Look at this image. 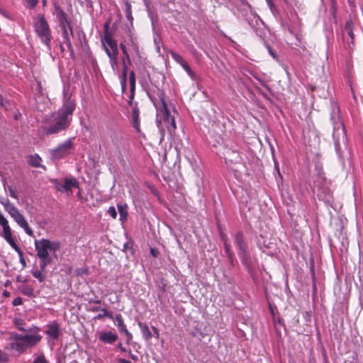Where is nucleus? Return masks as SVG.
<instances>
[{
    "instance_id": "1",
    "label": "nucleus",
    "mask_w": 363,
    "mask_h": 363,
    "mask_svg": "<svg viewBox=\"0 0 363 363\" xmlns=\"http://www.w3.org/2000/svg\"><path fill=\"white\" fill-rule=\"evenodd\" d=\"M74 109V101L66 99L60 108L43 120L41 125L43 134L49 136L66 131L71 125Z\"/></svg>"
},
{
    "instance_id": "2",
    "label": "nucleus",
    "mask_w": 363,
    "mask_h": 363,
    "mask_svg": "<svg viewBox=\"0 0 363 363\" xmlns=\"http://www.w3.org/2000/svg\"><path fill=\"white\" fill-rule=\"evenodd\" d=\"M34 29L41 43L45 45L48 51H51L52 33L50 26L43 14H38L34 19Z\"/></svg>"
},
{
    "instance_id": "3",
    "label": "nucleus",
    "mask_w": 363,
    "mask_h": 363,
    "mask_svg": "<svg viewBox=\"0 0 363 363\" xmlns=\"http://www.w3.org/2000/svg\"><path fill=\"white\" fill-rule=\"evenodd\" d=\"M330 109V119L333 125V138H335V134L340 133L342 138H345L346 130L340 113V107L335 101H331Z\"/></svg>"
},
{
    "instance_id": "4",
    "label": "nucleus",
    "mask_w": 363,
    "mask_h": 363,
    "mask_svg": "<svg viewBox=\"0 0 363 363\" xmlns=\"http://www.w3.org/2000/svg\"><path fill=\"white\" fill-rule=\"evenodd\" d=\"M223 157L225 163L232 170L238 172L243 167L242 158L238 150L227 148L223 152Z\"/></svg>"
},
{
    "instance_id": "5",
    "label": "nucleus",
    "mask_w": 363,
    "mask_h": 363,
    "mask_svg": "<svg viewBox=\"0 0 363 363\" xmlns=\"http://www.w3.org/2000/svg\"><path fill=\"white\" fill-rule=\"evenodd\" d=\"M73 140L74 138H69L55 148L50 150L51 160H58L68 156L74 150Z\"/></svg>"
},
{
    "instance_id": "6",
    "label": "nucleus",
    "mask_w": 363,
    "mask_h": 363,
    "mask_svg": "<svg viewBox=\"0 0 363 363\" xmlns=\"http://www.w3.org/2000/svg\"><path fill=\"white\" fill-rule=\"evenodd\" d=\"M155 87L157 89V96L158 99L155 98V96H152L149 92H147V95L150 98V99L152 101V102L154 104L155 107H157V101H160V103L161 104V113L162 114V118L164 122L165 121H169V119H171L172 117L170 116L169 111L168 110L167 105L164 100V94L162 90L159 89V87L155 84Z\"/></svg>"
},
{
    "instance_id": "7",
    "label": "nucleus",
    "mask_w": 363,
    "mask_h": 363,
    "mask_svg": "<svg viewBox=\"0 0 363 363\" xmlns=\"http://www.w3.org/2000/svg\"><path fill=\"white\" fill-rule=\"evenodd\" d=\"M235 244L238 249V255L243 262H247L250 259L248 245L244 238L242 231H238L235 235Z\"/></svg>"
},
{
    "instance_id": "8",
    "label": "nucleus",
    "mask_w": 363,
    "mask_h": 363,
    "mask_svg": "<svg viewBox=\"0 0 363 363\" xmlns=\"http://www.w3.org/2000/svg\"><path fill=\"white\" fill-rule=\"evenodd\" d=\"M126 33L127 36L123 38L120 44H123L125 48H128V51L139 55L140 52L137 38L133 35L130 29L127 30Z\"/></svg>"
},
{
    "instance_id": "9",
    "label": "nucleus",
    "mask_w": 363,
    "mask_h": 363,
    "mask_svg": "<svg viewBox=\"0 0 363 363\" xmlns=\"http://www.w3.org/2000/svg\"><path fill=\"white\" fill-rule=\"evenodd\" d=\"M16 338L21 341L26 351L27 348L36 345L41 340L42 336L40 335H21L17 333Z\"/></svg>"
},
{
    "instance_id": "10",
    "label": "nucleus",
    "mask_w": 363,
    "mask_h": 363,
    "mask_svg": "<svg viewBox=\"0 0 363 363\" xmlns=\"http://www.w3.org/2000/svg\"><path fill=\"white\" fill-rule=\"evenodd\" d=\"M10 216L14 219V220L21 226L26 234L30 236L33 235V232L32 229L29 227L27 220L25 217L19 212L17 208L14 209L11 208V211L9 213Z\"/></svg>"
},
{
    "instance_id": "11",
    "label": "nucleus",
    "mask_w": 363,
    "mask_h": 363,
    "mask_svg": "<svg viewBox=\"0 0 363 363\" xmlns=\"http://www.w3.org/2000/svg\"><path fill=\"white\" fill-rule=\"evenodd\" d=\"M56 189L61 192H68L72 194V189H79V183L76 178H66L64 184H60L57 180L55 182Z\"/></svg>"
},
{
    "instance_id": "12",
    "label": "nucleus",
    "mask_w": 363,
    "mask_h": 363,
    "mask_svg": "<svg viewBox=\"0 0 363 363\" xmlns=\"http://www.w3.org/2000/svg\"><path fill=\"white\" fill-rule=\"evenodd\" d=\"M104 46L106 53L108 56L118 55V49L116 40L113 39L111 36H106L104 38Z\"/></svg>"
},
{
    "instance_id": "13",
    "label": "nucleus",
    "mask_w": 363,
    "mask_h": 363,
    "mask_svg": "<svg viewBox=\"0 0 363 363\" xmlns=\"http://www.w3.org/2000/svg\"><path fill=\"white\" fill-rule=\"evenodd\" d=\"M55 14L56 17L57 18L60 24L66 23L70 30V34L72 36V38L74 37V33H73V28L71 25L70 21L67 18V13L60 8V6L57 4H55Z\"/></svg>"
},
{
    "instance_id": "14",
    "label": "nucleus",
    "mask_w": 363,
    "mask_h": 363,
    "mask_svg": "<svg viewBox=\"0 0 363 363\" xmlns=\"http://www.w3.org/2000/svg\"><path fill=\"white\" fill-rule=\"evenodd\" d=\"M35 251L37 252L36 255L38 258H45L50 257L48 254V251L50 250L48 245L46 243V239L42 238L39 240H35Z\"/></svg>"
},
{
    "instance_id": "15",
    "label": "nucleus",
    "mask_w": 363,
    "mask_h": 363,
    "mask_svg": "<svg viewBox=\"0 0 363 363\" xmlns=\"http://www.w3.org/2000/svg\"><path fill=\"white\" fill-rule=\"evenodd\" d=\"M118 338V335L111 331L102 332L99 335V340L105 344L112 345Z\"/></svg>"
},
{
    "instance_id": "16",
    "label": "nucleus",
    "mask_w": 363,
    "mask_h": 363,
    "mask_svg": "<svg viewBox=\"0 0 363 363\" xmlns=\"http://www.w3.org/2000/svg\"><path fill=\"white\" fill-rule=\"evenodd\" d=\"M48 329L45 334L54 340H57L60 336V325L57 323L53 322L47 325Z\"/></svg>"
},
{
    "instance_id": "17",
    "label": "nucleus",
    "mask_w": 363,
    "mask_h": 363,
    "mask_svg": "<svg viewBox=\"0 0 363 363\" xmlns=\"http://www.w3.org/2000/svg\"><path fill=\"white\" fill-rule=\"evenodd\" d=\"M13 323L20 331L36 333L40 330L38 327L34 325L30 328H24L23 326L24 322L21 318H15Z\"/></svg>"
},
{
    "instance_id": "18",
    "label": "nucleus",
    "mask_w": 363,
    "mask_h": 363,
    "mask_svg": "<svg viewBox=\"0 0 363 363\" xmlns=\"http://www.w3.org/2000/svg\"><path fill=\"white\" fill-rule=\"evenodd\" d=\"M140 110L138 106V102L135 103L132 113V123L133 127L136 130L138 133L140 132V120H139Z\"/></svg>"
},
{
    "instance_id": "19",
    "label": "nucleus",
    "mask_w": 363,
    "mask_h": 363,
    "mask_svg": "<svg viewBox=\"0 0 363 363\" xmlns=\"http://www.w3.org/2000/svg\"><path fill=\"white\" fill-rule=\"evenodd\" d=\"M347 34L350 38V43L354 44V35L353 33V23L351 20L345 22L343 35Z\"/></svg>"
},
{
    "instance_id": "20",
    "label": "nucleus",
    "mask_w": 363,
    "mask_h": 363,
    "mask_svg": "<svg viewBox=\"0 0 363 363\" xmlns=\"http://www.w3.org/2000/svg\"><path fill=\"white\" fill-rule=\"evenodd\" d=\"M17 335L16 333H11V340H13L14 344V351L17 353V355H20L23 354L25 350L22 346V344L20 340H18L16 337Z\"/></svg>"
},
{
    "instance_id": "21",
    "label": "nucleus",
    "mask_w": 363,
    "mask_h": 363,
    "mask_svg": "<svg viewBox=\"0 0 363 363\" xmlns=\"http://www.w3.org/2000/svg\"><path fill=\"white\" fill-rule=\"evenodd\" d=\"M138 326L140 327V328L141 330L143 337L146 340H149L152 337V333L149 329V327L147 326V324L139 322Z\"/></svg>"
},
{
    "instance_id": "22",
    "label": "nucleus",
    "mask_w": 363,
    "mask_h": 363,
    "mask_svg": "<svg viewBox=\"0 0 363 363\" xmlns=\"http://www.w3.org/2000/svg\"><path fill=\"white\" fill-rule=\"evenodd\" d=\"M117 208L120 215V220L122 222L125 221L128 215L127 204H118Z\"/></svg>"
},
{
    "instance_id": "23",
    "label": "nucleus",
    "mask_w": 363,
    "mask_h": 363,
    "mask_svg": "<svg viewBox=\"0 0 363 363\" xmlns=\"http://www.w3.org/2000/svg\"><path fill=\"white\" fill-rule=\"evenodd\" d=\"M41 161L42 160L38 154H35L29 156L28 163L32 167H39L40 166Z\"/></svg>"
},
{
    "instance_id": "24",
    "label": "nucleus",
    "mask_w": 363,
    "mask_h": 363,
    "mask_svg": "<svg viewBox=\"0 0 363 363\" xmlns=\"http://www.w3.org/2000/svg\"><path fill=\"white\" fill-rule=\"evenodd\" d=\"M120 48L123 52V57L121 59L122 62H125L128 64H131V60H130V51H128V48H125L123 44H120Z\"/></svg>"
},
{
    "instance_id": "25",
    "label": "nucleus",
    "mask_w": 363,
    "mask_h": 363,
    "mask_svg": "<svg viewBox=\"0 0 363 363\" xmlns=\"http://www.w3.org/2000/svg\"><path fill=\"white\" fill-rule=\"evenodd\" d=\"M115 320L117 322V326L118 328V330L120 333H123V331L126 330V325H125L123 322V317L121 314L118 313L115 315Z\"/></svg>"
},
{
    "instance_id": "26",
    "label": "nucleus",
    "mask_w": 363,
    "mask_h": 363,
    "mask_svg": "<svg viewBox=\"0 0 363 363\" xmlns=\"http://www.w3.org/2000/svg\"><path fill=\"white\" fill-rule=\"evenodd\" d=\"M20 291L25 296L34 298L35 296L34 294V291L33 287L29 286H22L19 288Z\"/></svg>"
},
{
    "instance_id": "27",
    "label": "nucleus",
    "mask_w": 363,
    "mask_h": 363,
    "mask_svg": "<svg viewBox=\"0 0 363 363\" xmlns=\"http://www.w3.org/2000/svg\"><path fill=\"white\" fill-rule=\"evenodd\" d=\"M46 243L48 244L50 252H55L60 249L61 244L59 241H50V240L46 239Z\"/></svg>"
},
{
    "instance_id": "28",
    "label": "nucleus",
    "mask_w": 363,
    "mask_h": 363,
    "mask_svg": "<svg viewBox=\"0 0 363 363\" xmlns=\"http://www.w3.org/2000/svg\"><path fill=\"white\" fill-rule=\"evenodd\" d=\"M164 125H166L167 130L170 134L174 132V130L177 128L176 122L174 118H172L169 119V121H165L164 122Z\"/></svg>"
},
{
    "instance_id": "29",
    "label": "nucleus",
    "mask_w": 363,
    "mask_h": 363,
    "mask_svg": "<svg viewBox=\"0 0 363 363\" xmlns=\"http://www.w3.org/2000/svg\"><path fill=\"white\" fill-rule=\"evenodd\" d=\"M45 272H42L41 269H40V270H33L31 272L32 273V275L35 278L37 279L39 282H43L45 281V278H46V275L44 274Z\"/></svg>"
},
{
    "instance_id": "30",
    "label": "nucleus",
    "mask_w": 363,
    "mask_h": 363,
    "mask_svg": "<svg viewBox=\"0 0 363 363\" xmlns=\"http://www.w3.org/2000/svg\"><path fill=\"white\" fill-rule=\"evenodd\" d=\"M40 259V269L42 272H45L46 270V267L48 264H50L52 262V259L50 257L45 258H39Z\"/></svg>"
},
{
    "instance_id": "31",
    "label": "nucleus",
    "mask_w": 363,
    "mask_h": 363,
    "mask_svg": "<svg viewBox=\"0 0 363 363\" xmlns=\"http://www.w3.org/2000/svg\"><path fill=\"white\" fill-rule=\"evenodd\" d=\"M125 16L128 18V20L130 22V23H132L133 17L132 16L131 12V5L128 1H126L125 4Z\"/></svg>"
},
{
    "instance_id": "32",
    "label": "nucleus",
    "mask_w": 363,
    "mask_h": 363,
    "mask_svg": "<svg viewBox=\"0 0 363 363\" xmlns=\"http://www.w3.org/2000/svg\"><path fill=\"white\" fill-rule=\"evenodd\" d=\"M112 69L115 72L118 69V55L108 56Z\"/></svg>"
},
{
    "instance_id": "33",
    "label": "nucleus",
    "mask_w": 363,
    "mask_h": 363,
    "mask_svg": "<svg viewBox=\"0 0 363 363\" xmlns=\"http://www.w3.org/2000/svg\"><path fill=\"white\" fill-rule=\"evenodd\" d=\"M101 311L102 312V313L98 314L95 318L98 320H101L104 317H108L109 319H113L112 314L109 311H108L106 308H103L101 309Z\"/></svg>"
},
{
    "instance_id": "34",
    "label": "nucleus",
    "mask_w": 363,
    "mask_h": 363,
    "mask_svg": "<svg viewBox=\"0 0 363 363\" xmlns=\"http://www.w3.org/2000/svg\"><path fill=\"white\" fill-rule=\"evenodd\" d=\"M1 203L4 206L5 210L9 213L11 211V208L14 209L16 208L13 204L11 203L9 199H2L0 201Z\"/></svg>"
},
{
    "instance_id": "35",
    "label": "nucleus",
    "mask_w": 363,
    "mask_h": 363,
    "mask_svg": "<svg viewBox=\"0 0 363 363\" xmlns=\"http://www.w3.org/2000/svg\"><path fill=\"white\" fill-rule=\"evenodd\" d=\"M129 80H130V91H135L136 79H135V72L133 70L130 72Z\"/></svg>"
},
{
    "instance_id": "36",
    "label": "nucleus",
    "mask_w": 363,
    "mask_h": 363,
    "mask_svg": "<svg viewBox=\"0 0 363 363\" xmlns=\"http://www.w3.org/2000/svg\"><path fill=\"white\" fill-rule=\"evenodd\" d=\"M264 44L265 45L266 48L267 49L269 54L272 57V58L274 60H275L276 61L278 62L279 57L277 55L276 52L272 48V47L269 45V44L267 41L264 40Z\"/></svg>"
},
{
    "instance_id": "37",
    "label": "nucleus",
    "mask_w": 363,
    "mask_h": 363,
    "mask_svg": "<svg viewBox=\"0 0 363 363\" xmlns=\"http://www.w3.org/2000/svg\"><path fill=\"white\" fill-rule=\"evenodd\" d=\"M60 27L62 32V37L64 40L69 39V31L70 32L67 25L66 23L60 24Z\"/></svg>"
},
{
    "instance_id": "38",
    "label": "nucleus",
    "mask_w": 363,
    "mask_h": 363,
    "mask_svg": "<svg viewBox=\"0 0 363 363\" xmlns=\"http://www.w3.org/2000/svg\"><path fill=\"white\" fill-rule=\"evenodd\" d=\"M340 134V133L335 134V138H333V140L335 142V151H336L337 154L340 157L341 156V149H340V144L339 138H338Z\"/></svg>"
},
{
    "instance_id": "39",
    "label": "nucleus",
    "mask_w": 363,
    "mask_h": 363,
    "mask_svg": "<svg viewBox=\"0 0 363 363\" xmlns=\"http://www.w3.org/2000/svg\"><path fill=\"white\" fill-rule=\"evenodd\" d=\"M111 138H112V142L113 143V145H115L116 150L120 152V143H121V141H120V136L118 135L117 133H114L113 136H111Z\"/></svg>"
},
{
    "instance_id": "40",
    "label": "nucleus",
    "mask_w": 363,
    "mask_h": 363,
    "mask_svg": "<svg viewBox=\"0 0 363 363\" xmlns=\"http://www.w3.org/2000/svg\"><path fill=\"white\" fill-rule=\"evenodd\" d=\"M170 53L172 58L179 65H182L185 61V60L179 54L172 51Z\"/></svg>"
},
{
    "instance_id": "41",
    "label": "nucleus",
    "mask_w": 363,
    "mask_h": 363,
    "mask_svg": "<svg viewBox=\"0 0 363 363\" xmlns=\"http://www.w3.org/2000/svg\"><path fill=\"white\" fill-rule=\"evenodd\" d=\"M2 228L4 233L3 236L4 239H7L8 238L12 237V232L9 225Z\"/></svg>"
},
{
    "instance_id": "42",
    "label": "nucleus",
    "mask_w": 363,
    "mask_h": 363,
    "mask_svg": "<svg viewBox=\"0 0 363 363\" xmlns=\"http://www.w3.org/2000/svg\"><path fill=\"white\" fill-rule=\"evenodd\" d=\"M19 257V262L22 265V269H24L26 267V262L23 257V252L21 249L16 251Z\"/></svg>"
},
{
    "instance_id": "43",
    "label": "nucleus",
    "mask_w": 363,
    "mask_h": 363,
    "mask_svg": "<svg viewBox=\"0 0 363 363\" xmlns=\"http://www.w3.org/2000/svg\"><path fill=\"white\" fill-rule=\"evenodd\" d=\"M8 243L10 245V246L16 252L17 250H20L21 248L17 245L16 242L14 241L13 237L8 238L7 239H5Z\"/></svg>"
},
{
    "instance_id": "44",
    "label": "nucleus",
    "mask_w": 363,
    "mask_h": 363,
    "mask_svg": "<svg viewBox=\"0 0 363 363\" xmlns=\"http://www.w3.org/2000/svg\"><path fill=\"white\" fill-rule=\"evenodd\" d=\"M33 363H49L44 354L37 356Z\"/></svg>"
},
{
    "instance_id": "45",
    "label": "nucleus",
    "mask_w": 363,
    "mask_h": 363,
    "mask_svg": "<svg viewBox=\"0 0 363 363\" xmlns=\"http://www.w3.org/2000/svg\"><path fill=\"white\" fill-rule=\"evenodd\" d=\"M224 250L228 258L231 259V255H233V253L231 251L230 245L228 242H225V243H224Z\"/></svg>"
},
{
    "instance_id": "46",
    "label": "nucleus",
    "mask_w": 363,
    "mask_h": 363,
    "mask_svg": "<svg viewBox=\"0 0 363 363\" xmlns=\"http://www.w3.org/2000/svg\"><path fill=\"white\" fill-rule=\"evenodd\" d=\"M122 64H123V70H122V73H121V77L127 79L129 64H128L125 62H122Z\"/></svg>"
},
{
    "instance_id": "47",
    "label": "nucleus",
    "mask_w": 363,
    "mask_h": 363,
    "mask_svg": "<svg viewBox=\"0 0 363 363\" xmlns=\"http://www.w3.org/2000/svg\"><path fill=\"white\" fill-rule=\"evenodd\" d=\"M108 213L113 218H116L117 216V212L114 206H110Z\"/></svg>"
},
{
    "instance_id": "48",
    "label": "nucleus",
    "mask_w": 363,
    "mask_h": 363,
    "mask_svg": "<svg viewBox=\"0 0 363 363\" xmlns=\"http://www.w3.org/2000/svg\"><path fill=\"white\" fill-rule=\"evenodd\" d=\"M64 41H65V44L67 45V47L68 50H69L71 55L73 56L74 55V50H73L70 39H67Z\"/></svg>"
},
{
    "instance_id": "49",
    "label": "nucleus",
    "mask_w": 363,
    "mask_h": 363,
    "mask_svg": "<svg viewBox=\"0 0 363 363\" xmlns=\"http://www.w3.org/2000/svg\"><path fill=\"white\" fill-rule=\"evenodd\" d=\"M8 191L9 192V195L11 197H12L13 199H18V195L12 186H8Z\"/></svg>"
},
{
    "instance_id": "50",
    "label": "nucleus",
    "mask_w": 363,
    "mask_h": 363,
    "mask_svg": "<svg viewBox=\"0 0 363 363\" xmlns=\"http://www.w3.org/2000/svg\"><path fill=\"white\" fill-rule=\"evenodd\" d=\"M25 1L28 4V6L30 9H34L38 2V0H25Z\"/></svg>"
},
{
    "instance_id": "51",
    "label": "nucleus",
    "mask_w": 363,
    "mask_h": 363,
    "mask_svg": "<svg viewBox=\"0 0 363 363\" xmlns=\"http://www.w3.org/2000/svg\"><path fill=\"white\" fill-rule=\"evenodd\" d=\"M123 333H124L126 336V343L129 345L133 339L132 334L128 330L123 331Z\"/></svg>"
},
{
    "instance_id": "52",
    "label": "nucleus",
    "mask_w": 363,
    "mask_h": 363,
    "mask_svg": "<svg viewBox=\"0 0 363 363\" xmlns=\"http://www.w3.org/2000/svg\"><path fill=\"white\" fill-rule=\"evenodd\" d=\"M9 361V358L5 353L0 352V363H6Z\"/></svg>"
},
{
    "instance_id": "53",
    "label": "nucleus",
    "mask_w": 363,
    "mask_h": 363,
    "mask_svg": "<svg viewBox=\"0 0 363 363\" xmlns=\"http://www.w3.org/2000/svg\"><path fill=\"white\" fill-rule=\"evenodd\" d=\"M121 84L122 91L124 92L126 90V87H127V79L121 77Z\"/></svg>"
},
{
    "instance_id": "54",
    "label": "nucleus",
    "mask_w": 363,
    "mask_h": 363,
    "mask_svg": "<svg viewBox=\"0 0 363 363\" xmlns=\"http://www.w3.org/2000/svg\"><path fill=\"white\" fill-rule=\"evenodd\" d=\"M22 303V298L21 297H16L15 298L13 301H12V304L13 306H19Z\"/></svg>"
},
{
    "instance_id": "55",
    "label": "nucleus",
    "mask_w": 363,
    "mask_h": 363,
    "mask_svg": "<svg viewBox=\"0 0 363 363\" xmlns=\"http://www.w3.org/2000/svg\"><path fill=\"white\" fill-rule=\"evenodd\" d=\"M135 91H130V94L129 100H128V102L129 106H133L134 96H135Z\"/></svg>"
},
{
    "instance_id": "56",
    "label": "nucleus",
    "mask_w": 363,
    "mask_h": 363,
    "mask_svg": "<svg viewBox=\"0 0 363 363\" xmlns=\"http://www.w3.org/2000/svg\"><path fill=\"white\" fill-rule=\"evenodd\" d=\"M150 254L153 257H157L159 255V251L157 249L151 248L150 249Z\"/></svg>"
},
{
    "instance_id": "57",
    "label": "nucleus",
    "mask_w": 363,
    "mask_h": 363,
    "mask_svg": "<svg viewBox=\"0 0 363 363\" xmlns=\"http://www.w3.org/2000/svg\"><path fill=\"white\" fill-rule=\"evenodd\" d=\"M5 350H14V344H13V340H12L11 342L10 343H8L6 346H5Z\"/></svg>"
},
{
    "instance_id": "58",
    "label": "nucleus",
    "mask_w": 363,
    "mask_h": 363,
    "mask_svg": "<svg viewBox=\"0 0 363 363\" xmlns=\"http://www.w3.org/2000/svg\"><path fill=\"white\" fill-rule=\"evenodd\" d=\"M187 72V71H189L190 70V66L189 65V64L187 63V62L185 60L182 65H180Z\"/></svg>"
},
{
    "instance_id": "59",
    "label": "nucleus",
    "mask_w": 363,
    "mask_h": 363,
    "mask_svg": "<svg viewBox=\"0 0 363 363\" xmlns=\"http://www.w3.org/2000/svg\"><path fill=\"white\" fill-rule=\"evenodd\" d=\"M267 2L268 6H269L271 11H273V10L275 9V5L273 3L272 0H266Z\"/></svg>"
},
{
    "instance_id": "60",
    "label": "nucleus",
    "mask_w": 363,
    "mask_h": 363,
    "mask_svg": "<svg viewBox=\"0 0 363 363\" xmlns=\"http://www.w3.org/2000/svg\"><path fill=\"white\" fill-rule=\"evenodd\" d=\"M220 238H221L222 241L223 242V244L225 243V242H228L227 235L222 232L220 233Z\"/></svg>"
},
{
    "instance_id": "61",
    "label": "nucleus",
    "mask_w": 363,
    "mask_h": 363,
    "mask_svg": "<svg viewBox=\"0 0 363 363\" xmlns=\"http://www.w3.org/2000/svg\"><path fill=\"white\" fill-rule=\"evenodd\" d=\"M187 74L191 77V79H195V77H196V74L195 73L193 72V70L191 69V68H190V70L189 71H187L186 72Z\"/></svg>"
},
{
    "instance_id": "62",
    "label": "nucleus",
    "mask_w": 363,
    "mask_h": 363,
    "mask_svg": "<svg viewBox=\"0 0 363 363\" xmlns=\"http://www.w3.org/2000/svg\"><path fill=\"white\" fill-rule=\"evenodd\" d=\"M129 356L134 361H138V356L135 355V354H132L130 351H129Z\"/></svg>"
},
{
    "instance_id": "63",
    "label": "nucleus",
    "mask_w": 363,
    "mask_h": 363,
    "mask_svg": "<svg viewBox=\"0 0 363 363\" xmlns=\"http://www.w3.org/2000/svg\"><path fill=\"white\" fill-rule=\"evenodd\" d=\"M117 347H118V349H120V350H121V352H126V351H127V350H126V349L122 346V344H121V342H119V343L117 345Z\"/></svg>"
},
{
    "instance_id": "64",
    "label": "nucleus",
    "mask_w": 363,
    "mask_h": 363,
    "mask_svg": "<svg viewBox=\"0 0 363 363\" xmlns=\"http://www.w3.org/2000/svg\"><path fill=\"white\" fill-rule=\"evenodd\" d=\"M118 363H132V362H130L129 360L121 358L118 359Z\"/></svg>"
}]
</instances>
